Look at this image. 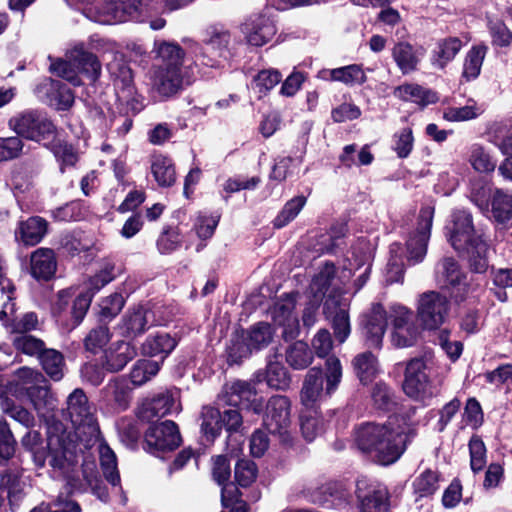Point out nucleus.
<instances>
[{
    "label": "nucleus",
    "instance_id": "obj_36",
    "mask_svg": "<svg viewBox=\"0 0 512 512\" xmlns=\"http://www.w3.org/2000/svg\"><path fill=\"white\" fill-rule=\"evenodd\" d=\"M394 96L403 100H412L422 105L434 103L436 95L417 84H403L394 89Z\"/></svg>",
    "mask_w": 512,
    "mask_h": 512
},
{
    "label": "nucleus",
    "instance_id": "obj_38",
    "mask_svg": "<svg viewBox=\"0 0 512 512\" xmlns=\"http://www.w3.org/2000/svg\"><path fill=\"white\" fill-rule=\"evenodd\" d=\"M312 360L313 354L305 342L297 341L286 350V361L294 369H304Z\"/></svg>",
    "mask_w": 512,
    "mask_h": 512
},
{
    "label": "nucleus",
    "instance_id": "obj_16",
    "mask_svg": "<svg viewBox=\"0 0 512 512\" xmlns=\"http://www.w3.org/2000/svg\"><path fill=\"white\" fill-rule=\"evenodd\" d=\"M295 299L288 295L277 301L271 309V316L274 323L283 327V337L285 339H293L299 331V321L294 314Z\"/></svg>",
    "mask_w": 512,
    "mask_h": 512
},
{
    "label": "nucleus",
    "instance_id": "obj_60",
    "mask_svg": "<svg viewBox=\"0 0 512 512\" xmlns=\"http://www.w3.org/2000/svg\"><path fill=\"white\" fill-rule=\"evenodd\" d=\"M470 163L473 168L481 173L494 171L496 162L492 160L488 152L480 146H474L470 155Z\"/></svg>",
    "mask_w": 512,
    "mask_h": 512
},
{
    "label": "nucleus",
    "instance_id": "obj_63",
    "mask_svg": "<svg viewBox=\"0 0 512 512\" xmlns=\"http://www.w3.org/2000/svg\"><path fill=\"white\" fill-rule=\"evenodd\" d=\"M23 146V141L18 136L0 138V162L19 157Z\"/></svg>",
    "mask_w": 512,
    "mask_h": 512
},
{
    "label": "nucleus",
    "instance_id": "obj_37",
    "mask_svg": "<svg viewBox=\"0 0 512 512\" xmlns=\"http://www.w3.org/2000/svg\"><path fill=\"white\" fill-rule=\"evenodd\" d=\"M392 56L403 74L411 73L417 67L418 58L412 45L407 42L397 43L392 50Z\"/></svg>",
    "mask_w": 512,
    "mask_h": 512
},
{
    "label": "nucleus",
    "instance_id": "obj_23",
    "mask_svg": "<svg viewBox=\"0 0 512 512\" xmlns=\"http://www.w3.org/2000/svg\"><path fill=\"white\" fill-rule=\"evenodd\" d=\"M107 69L114 79L115 87L122 93L121 97H130L133 94V74L122 54L115 52L113 59L107 63Z\"/></svg>",
    "mask_w": 512,
    "mask_h": 512
},
{
    "label": "nucleus",
    "instance_id": "obj_47",
    "mask_svg": "<svg viewBox=\"0 0 512 512\" xmlns=\"http://www.w3.org/2000/svg\"><path fill=\"white\" fill-rule=\"evenodd\" d=\"M245 336L253 351L261 350L272 341L273 331L269 324L260 322L252 326Z\"/></svg>",
    "mask_w": 512,
    "mask_h": 512
},
{
    "label": "nucleus",
    "instance_id": "obj_6",
    "mask_svg": "<svg viewBox=\"0 0 512 512\" xmlns=\"http://www.w3.org/2000/svg\"><path fill=\"white\" fill-rule=\"evenodd\" d=\"M9 126L17 135L44 145L56 136V128L52 121L38 110L19 113L9 120Z\"/></svg>",
    "mask_w": 512,
    "mask_h": 512
},
{
    "label": "nucleus",
    "instance_id": "obj_35",
    "mask_svg": "<svg viewBox=\"0 0 512 512\" xmlns=\"http://www.w3.org/2000/svg\"><path fill=\"white\" fill-rule=\"evenodd\" d=\"M24 397H27L33 404L34 408L41 414L46 409H51L55 406V398L50 391V385L44 377V382H39L33 388L28 390Z\"/></svg>",
    "mask_w": 512,
    "mask_h": 512
},
{
    "label": "nucleus",
    "instance_id": "obj_50",
    "mask_svg": "<svg viewBox=\"0 0 512 512\" xmlns=\"http://www.w3.org/2000/svg\"><path fill=\"white\" fill-rule=\"evenodd\" d=\"M399 243L390 246V257L386 266V280L389 283L400 282L404 277L403 256L399 255Z\"/></svg>",
    "mask_w": 512,
    "mask_h": 512
},
{
    "label": "nucleus",
    "instance_id": "obj_7",
    "mask_svg": "<svg viewBox=\"0 0 512 512\" xmlns=\"http://www.w3.org/2000/svg\"><path fill=\"white\" fill-rule=\"evenodd\" d=\"M263 424L283 444L292 443L291 401L288 397L274 395L269 398L263 416Z\"/></svg>",
    "mask_w": 512,
    "mask_h": 512
},
{
    "label": "nucleus",
    "instance_id": "obj_62",
    "mask_svg": "<svg viewBox=\"0 0 512 512\" xmlns=\"http://www.w3.org/2000/svg\"><path fill=\"white\" fill-rule=\"evenodd\" d=\"M253 352V349L246 340V336H235L232 338L230 345L227 348L228 359L232 363H237L243 358L248 357Z\"/></svg>",
    "mask_w": 512,
    "mask_h": 512
},
{
    "label": "nucleus",
    "instance_id": "obj_14",
    "mask_svg": "<svg viewBox=\"0 0 512 512\" xmlns=\"http://www.w3.org/2000/svg\"><path fill=\"white\" fill-rule=\"evenodd\" d=\"M426 363L422 358L411 359L405 370L403 381L404 393L415 400H423L432 394Z\"/></svg>",
    "mask_w": 512,
    "mask_h": 512
},
{
    "label": "nucleus",
    "instance_id": "obj_21",
    "mask_svg": "<svg viewBox=\"0 0 512 512\" xmlns=\"http://www.w3.org/2000/svg\"><path fill=\"white\" fill-rule=\"evenodd\" d=\"M137 355L136 348L125 341L113 343L105 352L102 366L109 372L121 371Z\"/></svg>",
    "mask_w": 512,
    "mask_h": 512
},
{
    "label": "nucleus",
    "instance_id": "obj_15",
    "mask_svg": "<svg viewBox=\"0 0 512 512\" xmlns=\"http://www.w3.org/2000/svg\"><path fill=\"white\" fill-rule=\"evenodd\" d=\"M356 495L360 512H389L388 492L384 487L362 479L357 482Z\"/></svg>",
    "mask_w": 512,
    "mask_h": 512
},
{
    "label": "nucleus",
    "instance_id": "obj_29",
    "mask_svg": "<svg viewBox=\"0 0 512 512\" xmlns=\"http://www.w3.org/2000/svg\"><path fill=\"white\" fill-rule=\"evenodd\" d=\"M372 248L366 241H361L351 251V256L348 257V265H345L339 280L342 284H345L352 276V270H357L362 267H369L372 260Z\"/></svg>",
    "mask_w": 512,
    "mask_h": 512
},
{
    "label": "nucleus",
    "instance_id": "obj_48",
    "mask_svg": "<svg viewBox=\"0 0 512 512\" xmlns=\"http://www.w3.org/2000/svg\"><path fill=\"white\" fill-rule=\"evenodd\" d=\"M306 202L307 199L303 195H298L290 199L274 219V226L276 228H282L288 225L297 217Z\"/></svg>",
    "mask_w": 512,
    "mask_h": 512
},
{
    "label": "nucleus",
    "instance_id": "obj_8",
    "mask_svg": "<svg viewBox=\"0 0 512 512\" xmlns=\"http://www.w3.org/2000/svg\"><path fill=\"white\" fill-rule=\"evenodd\" d=\"M231 34L228 30L213 28L209 37L204 41V46L193 41H188L190 52L194 54L196 61L203 66L219 67L230 54Z\"/></svg>",
    "mask_w": 512,
    "mask_h": 512
},
{
    "label": "nucleus",
    "instance_id": "obj_55",
    "mask_svg": "<svg viewBox=\"0 0 512 512\" xmlns=\"http://www.w3.org/2000/svg\"><path fill=\"white\" fill-rule=\"evenodd\" d=\"M470 466L474 473L481 471L486 465V446L478 435L469 440Z\"/></svg>",
    "mask_w": 512,
    "mask_h": 512
},
{
    "label": "nucleus",
    "instance_id": "obj_20",
    "mask_svg": "<svg viewBox=\"0 0 512 512\" xmlns=\"http://www.w3.org/2000/svg\"><path fill=\"white\" fill-rule=\"evenodd\" d=\"M241 31L249 45L260 47L273 38L276 34V27L269 17L259 15L244 23L241 26Z\"/></svg>",
    "mask_w": 512,
    "mask_h": 512
},
{
    "label": "nucleus",
    "instance_id": "obj_39",
    "mask_svg": "<svg viewBox=\"0 0 512 512\" xmlns=\"http://www.w3.org/2000/svg\"><path fill=\"white\" fill-rule=\"evenodd\" d=\"M300 427L304 439L308 442H312L325 431V423L315 410L301 415Z\"/></svg>",
    "mask_w": 512,
    "mask_h": 512
},
{
    "label": "nucleus",
    "instance_id": "obj_45",
    "mask_svg": "<svg viewBox=\"0 0 512 512\" xmlns=\"http://www.w3.org/2000/svg\"><path fill=\"white\" fill-rule=\"evenodd\" d=\"M22 446L32 454L33 461L38 467H43L46 461V457H49V449L48 452L44 451L42 445V438L39 432L37 431H28L26 435L21 440ZM50 460H48L49 462Z\"/></svg>",
    "mask_w": 512,
    "mask_h": 512
},
{
    "label": "nucleus",
    "instance_id": "obj_10",
    "mask_svg": "<svg viewBox=\"0 0 512 512\" xmlns=\"http://www.w3.org/2000/svg\"><path fill=\"white\" fill-rule=\"evenodd\" d=\"M201 431L206 441L213 442L224 427L228 432L237 431L242 424V416L237 409H218L205 406L201 413Z\"/></svg>",
    "mask_w": 512,
    "mask_h": 512
},
{
    "label": "nucleus",
    "instance_id": "obj_13",
    "mask_svg": "<svg viewBox=\"0 0 512 512\" xmlns=\"http://www.w3.org/2000/svg\"><path fill=\"white\" fill-rule=\"evenodd\" d=\"M434 209L424 207L420 210L416 230L411 234L407 241V260L409 263L416 264L421 262L427 252V243L430 238Z\"/></svg>",
    "mask_w": 512,
    "mask_h": 512
},
{
    "label": "nucleus",
    "instance_id": "obj_40",
    "mask_svg": "<svg viewBox=\"0 0 512 512\" xmlns=\"http://www.w3.org/2000/svg\"><path fill=\"white\" fill-rule=\"evenodd\" d=\"M40 361L44 371L54 381H59L64 376V359L60 352L47 349L40 355Z\"/></svg>",
    "mask_w": 512,
    "mask_h": 512
},
{
    "label": "nucleus",
    "instance_id": "obj_17",
    "mask_svg": "<svg viewBox=\"0 0 512 512\" xmlns=\"http://www.w3.org/2000/svg\"><path fill=\"white\" fill-rule=\"evenodd\" d=\"M153 320V312L148 305H135L122 317V334L126 337H137L149 329Z\"/></svg>",
    "mask_w": 512,
    "mask_h": 512
},
{
    "label": "nucleus",
    "instance_id": "obj_51",
    "mask_svg": "<svg viewBox=\"0 0 512 512\" xmlns=\"http://www.w3.org/2000/svg\"><path fill=\"white\" fill-rule=\"evenodd\" d=\"M420 336V329L417 324H410L400 328L392 329L391 342L395 347L406 348L416 344Z\"/></svg>",
    "mask_w": 512,
    "mask_h": 512
},
{
    "label": "nucleus",
    "instance_id": "obj_31",
    "mask_svg": "<svg viewBox=\"0 0 512 512\" xmlns=\"http://www.w3.org/2000/svg\"><path fill=\"white\" fill-rule=\"evenodd\" d=\"M496 189L490 181L484 178H475L470 183L469 198L481 213L487 212Z\"/></svg>",
    "mask_w": 512,
    "mask_h": 512
},
{
    "label": "nucleus",
    "instance_id": "obj_27",
    "mask_svg": "<svg viewBox=\"0 0 512 512\" xmlns=\"http://www.w3.org/2000/svg\"><path fill=\"white\" fill-rule=\"evenodd\" d=\"M40 91L45 92V102L57 110H66L74 102L72 91L59 81L47 80L40 86Z\"/></svg>",
    "mask_w": 512,
    "mask_h": 512
},
{
    "label": "nucleus",
    "instance_id": "obj_12",
    "mask_svg": "<svg viewBox=\"0 0 512 512\" xmlns=\"http://www.w3.org/2000/svg\"><path fill=\"white\" fill-rule=\"evenodd\" d=\"M181 443L177 425L170 420L151 425L145 433L146 450L150 453L172 451Z\"/></svg>",
    "mask_w": 512,
    "mask_h": 512
},
{
    "label": "nucleus",
    "instance_id": "obj_19",
    "mask_svg": "<svg viewBox=\"0 0 512 512\" xmlns=\"http://www.w3.org/2000/svg\"><path fill=\"white\" fill-rule=\"evenodd\" d=\"M364 333L367 345L371 348H380L387 327V313L379 303L373 304L365 315Z\"/></svg>",
    "mask_w": 512,
    "mask_h": 512
},
{
    "label": "nucleus",
    "instance_id": "obj_49",
    "mask_svg": "<svg viewBox=\"0 0 512 512\" xmlns=\"http://www.w3.org/2000/svg\"><path fill=\"white\" fill-rule=\"evenodd\" d=\"M373 407L381 411H389L395 405L393 390L384 382L376 383L371 390Z\"/></svg>",
    "mask_w": 512,
    "mask_h": 512
},
{
    "label": "nucleus",
    "instance_id": "obj_3",
    "mask_svg": "<svg viewBox=\"0 0 512 512\" xmlns=\"http://www.w3.org/2000/svg\"><path fill=\"white\" fill-rule=\"evenodd\" d=\"M450 243L460 257L466 260L470 270L475 273H485L488 264V245L481 236L474 234L472 216L466 211L453 214V229L450 231Z\"/></svg>",
    "mask_w": 512,
    "mask_h": 512
},
{
    "label": "nucleus",
    "instance_id": "obj_4",
    "mask_svg": "<svg viewBox=\"0 0 512 512\" xmlns=\"http://www.w3.org/2000/svg\"><path fill=\"white\" fill-rule=\"evenodd\" d=\"M326 372L320 368H311L305 375L300 391V401L306 408H314L329 398L338 388L342 379V366L336 357L326 360Z\"/></svg>",
    "mask_w": 512,
    "mask_h": 512
},
{
    "label": "nucleus",
    "instance_id": "obj_22",
    "mask_svg": "<svg viewBox=\"0 0 512 512\" xmlns=\"http://www.w3.org/2000/svg\"><path fill=\"white\" fill-rule=\"evenodd\" d=\"M228 394L230 404L251 409L257 414L262 411V401L257 397L256 389L250 383L235 381L229 386Z\"/></svg>",
    "mask_w": 512,
    "mask_h": 512
},
{
    "label": "nucleus",
    "instance_id": "obj_44",
    "mask_svg": "<svg viewBox=\"0 0 512 512\" xmlns=\"http://www.w3.org/2000/svg\"><path fill=\"white\" fill-rule=\"evenodd\" d=\"M485 55L486 47L484 46L473 47L467 53L462 72V77L466 81L474 80L479 76Z\"/></svg>",
    "mask_w": 512,
    "mask_h": 512
},
{
    "label": "nucleus",
    "instance_id": "obj_5",
    "mask_svg": "<svg viewBox=\"0 0 512 512\" xmlns=\"http://www.w3.org/2000/svg\"><path fill=\"white\" fill-rule=\"evenodd\" d=\"M67 58L68 60H57L51 63L50 70L72 85L82 84L79 74L85 75L91 81H96L100 77L102 70L100 61L82 45H77L70 50Z\"/></svg>",
    "mask_w": 512,
    "mask_h": 512
},
{
    "label": "nucleus",
    "instance_id": "obj_25",
    "mask_svg": "<svg viewBox=\"0 0 512 512\" xmlns=\"http://www.w3.org/2000/svg\"><path fill=\"white\" fill-rule=\"evenodd\" d=\"M482 214L497 224H508L512 220V194L500 188L496 189L489 203V210Z\"/></svg>",
    "mask_w": 512,
    "mask_h": 512
},
{
    "label": "nucleus",
    "instance_id": "obj_53",
    "mask_svg": "<svg viewBox=\"0 0 512 512\" xmlns=\"http://www.w3.org/2000/svg\"><path fill=\"white\" fill-rule=\"evenodd\" d=\"M0 410L25 427L33 424V416L24 408L16 406L12 400L0 393Z\"/></svg>",
    "mask_w": 512,
    "mask_h": 512
},
{
    "label": "nucleus",
    "instance_id": "obj_28",
    "mask_svg": "<svg viewBox=\"0 0 512 512\" xmlns=\"http://www.w3.org/2000/svg\"><path fill=\"white\" fill-rule=\"evenodd\" d=\"M56 266L55 254L49 248H38L31 255V274L36 279H50L56 271Z\"/></svg>",
    "mask_w": 512,
    "mask_h": 512
},
{
    "label": "nucleus",
    "instance_id": "obj_18",
    "mask_svg": "<svg viewBox=\"0 0 512 512\" xmlns=\"http://www.w3.org/2000/svg\"><path fill=\"white\" fill-rule=\"evenodd\" d=\"M179 410L178 392L166 391L143 403L138 415L142 420L151 421L155 417H162Z\"/></svg>",
    "mask_w": 512,
    "mask_h": 512
},
{
    "label": "nucleus",
    "instance_id": "obj_64",
    "mask_svg": "<svg viewBox=\"0 0 512 512\" xmlns=\"http://www.w3.org/2000/svg\"><path fill=\"white\" fill-rule=\"evenodd\" d=\"M389 316L391 319L392 329L416 324L414 312L401 304H394L390 307Z\"/></svg>",
    "mask_w": 512,
    "mask_h": 512
},
{
    "label": "nucleus",
    "instance_id": "obj_52",
    "mask_svg": "<svg viewBox=\"0 0 512 512\" xmlns=\"http://www.w3.org/2000/svg\"><path fill=\"white\" fill-rule=\"evenodd\" d=\"M334 274V265L326 263L312 279L310 289L313 295L322 298L334 280Z\"/></svg>",
    "mask_w": 512,
    "mask_h": 512
},
{
    "label": "nucleus",
    "instance_id": "obj_54",
    "mask_svg": "<svg viewBox=\"0 0 512 512\" xmlns=\"http://www.w3.org/2000/svg\"><path fill=\"white\" fill-rule=\"evenodd\" d=\"M282 79V75L275 69H266L257 73L253 79V88L260 94L266 95Z\"/></svg>",
    "mask_w": 512,
    "mask_h": 512
},
{
    "label": "nucleus",
    "instance_id": "obj_1",
    "mask_svg": "<svg viewBox=\"0 0 512 512\" xmlns=\"http://www.w3.org/2000/svg\"><path fill=\"white\" fill-rule=\"evenodd\" d=\"M65 416L71 421L74 431L68 430L60 422L48 427L49 466L54 477L67 480L76 486L77 439L81 435L96 437L99 428L82 389H75L66 401Z\"/></svg>",
    "mask_w": 512,
    "mask_h": 512
},
{
    "label": "nucleus",
    "instance_id": "obj_33",
    "mask_svg": "<svg viewBox=\"0 0 512 512\" xmlns=\"http://www.w3.org/2000/svg\"><path fill=\"white\" fill-rule=\"evenodd\" d=\"M138 10L137 0H110L103 8L108 22H125L135 16Z\"/></svg>",
    "mask_w": 512,
    "mask_h": 512
},
{
    "label": "nucleus",
    "instance_id": "obj_61",
    "mask_svg": "<svg viewBox=\"0 0 512 512\" xmlns=\"http://www.w3.org/2000/svg\"><path fill=\"white\" fill-rule=\"evenodd\" d=\"M257 476L256 464L251 460H239L235 466V478L242 487L252 484Z\"/></svg>",
    "mask_w": 512,
    "mask_h": 512
},
{
    "label": "nucleus",
    "instance_id": "obj_59",
    "mask_svg": "<svg viewBox=\"0 0 512 512\" xmlns=\"http://www.w3.org/2000/svg\"><path fill=\"white\" fill-rule=\"evenodd\" d=\"M123 306L124 298L121 294L114 293L104 298L99 304V315L101 320H111L119 314Z\"/></svg>",
    "mask_w": 512,
    "mask_h": 512
},
{
    "label": "nucleus",
    "instance_id": "obj_34",
    "mask_svg": "<svg viewBox=\"0 0 512 512\" xmlns=\"http://www.w3.org/2000/svg\"><path fill=\"white\" fill-rule=\"evenodd\" d=\"M177 342L167 333H157L146 338L142 344V352L148 356L162 355L164 359L176 347Z\"/></svg>",
    "mask_w": 512,
    "mask_h": 512
},
{
    "label": "nucleus",
    "instance_id": "obj_9",
    "mask_svg": "<svg viewBox=\"0 0 512 512\" xmlns=\"http://www.w3.org/2000/svg\"><path fill=\"white\" fill-rule=\"evenodd\" d=\"M416 312L423 329L438 330L448 317V298L437 291L424 292L419 295Z\"/></svg>",
    "mask_w": 512,
    "mask_h": 512
},
{
    "label": "nucleus",
    "instance_id": "obj_30",
    "mask_svg": "<svg viewBox=\"0 0 512 512\" xmlns=\"http://www.w3.org/2000/svg\"><path fill=\"white\" fill-rule=\"evenodd\" d=\"M39 382H44L41 372L29 367H21L14 372L10 382V391L17 397H24L25 394Z\"/></svg>",
    "mask_w": 512,
    "mask_h": 512
},
{
    "label": "nucleus",
    "instance_id": "obj_56",
    "mask_svg": "<svg viewBox=\"0 0 512 512\" xmlns=\"http://www.w3.org/2000/svg\"><path fill=\"white\" fill-rule=\"evenodd\" d=\"M106 393L113 399L117 407L124 410L130 402V392L124 380L114 379L106 386Z\"/></svg>",
    "mask_w": 512,
    "mask_h": 512
},
{
    "label": "nucleus",
    "instance_id": "obj_11",
    "mask_svg": "<svg viewBox=\"0 0 512 512\" xmlns=\"http://www.w3.org/2000/svg\"><path fill=\"white\" fill-rule=\"evenodd\" d=\"M191 84L192 79L183 68L157 67L151 77L152 91L164 99L177 95Z\"/></svg>",
    "mask_w": 512,
    "mask_h": 512
},
{
    "label": "nucleus",
    "instance_id": "obj_43",
    "mask_svg": "<svg viewBox=\"0 0 512 512\" xmlns=\"http://www.w3.org/2000/svg\"><path fill=\"white\" fill-rule=\"evenodd\" d=\"M100 465L106 480L113 486L120 483L115 453L105 444L99 447Z\"/></svg>",
    "mask_w": 512,
    "mask_h": 512
},
{
    "label": "nucleus",
    "instance_id": "obj_24",
    "mask_svg": "<svg viewBox=\"0 0 512 512\" xmlns=\"http://www.w3.org/2000/svg\"><path fill=\"white\" fill-rule=\"evenodd\" d=\"M47 230L48 222L42 217L33 216L19 222L15 238L26 246H34L44 238Z\"/></svg>",
    "mask_w": 512,
    "mask_h": 512
},
{
    "label": "nucleus",
    "instance_id": "obj_46",
    "mask_svg": "<svg viewBox=\"0 0 512 512\" xmlns=\"http://www.w3.org/2000/svg\"><path fill=\"white\" fill-rule=\"evenodd\" d=\"M160 370V363L158 361L141 359L138 360L131 372L130 378L134 385L141 386L154 377Z\"/></svg>",
    "mask_w": 512,
    "mask_h": 512
},
{
    "label": "nucleus",
    "instance_id": "obj_58",
    "mask_svg": "<svg viewBox=\"0 0 512 512\" xmlns=\"http://www.w3.org/2000/svg\"><path fill=\"white\" fill-rule=\"evenodd\" d=\"M13 343L17 350L31 356L38 355L40 357L41 353L46 350L41 339L29 334H21L15 337Z\"/></svg>",
    "mask_w": 512,
    "mask_h": 512
},
{
    "label": "nucleus",
    "instance_id": "obj_42",
    "mask_svg": "<svg viewBox=\"0 0 512 512\" xmlns=\"http://www.w3.org/2000/svg\"><path fill=\"white\" fill-rule=\"evenodd\" d=\"M157 54L158 57L162 60V65H160L159 67L183 68L182 63L185 53L178 44L170 42H161L157 46Z\"/></svg>",
    "mask_w": 512,
    "mask_h": 512
},
{
    "label": "nucleus",
    "instance_id": "obj_26",
    "mask_svg": "<svg viewBox=\"0 0 512 512\" xmlns=\"http://www.w3.org/2000/svg\"><path fill=\"white\" fill-rule=\"evenodd\" d=\"M319 77L323 80L341 82L350 87L362 85L367 80L364 70L357 64L322 70Z\"/></svg>",
    "mask_w": 512,
    "mask_h": 512
},
{
    "label": "nucleus",
    "instance_id": "obj_57",
    "mask_svg": "<svg viewBox=\"0 0 512 512\" xmlns=\"http://www.w3.org/2000/svg\"><path fill=\"white\" fill-rule=\"evenodd\" d=\"M266 381L269 387L277 390H284L290 384V378L286 369L278 363H271L268 365Z\"/></svg>",
    "mask_w": 512,
    "mask_h": 512
},
{
    "label": "nucleus",
    "instance_id": "obj_2",
    "mask_svg": "<svg viewBox=\"0 0 512 512\" xmlns=\"http://www.w3.org/2000/svg\"><path fill=\"white\" fill-rule=\"evenodd\" d=\"M412 427L405 416L393 415L383 424L365 423L355 432L358 449L381 465L396 462L404 453Z\"/></svg>",
    "mask_w": 512,
    "mask_h": 512
},
{
    "label": "nucleus",
    "instance_id": "obj_41",
    "mask_svg": "<svg viewBox=\"0 0 512 512\" xmlns=\"http://www.w3.org/2000/svg\"><path fill=\"white\" fill-rule=\"evenodd\" d=\"M353 366L363 384L371 382L378 372L377 360L370 352H364L355 357Z\"/></svg>",
    "mask_w": 512,
    "mask_h": 512
},
{
    "label": "nucleus",
    "instance_id": "obj_32",
    "mask_svg": "<svg viewBox=\"0 0 512 512\" xmlns=\"http://www.w3.org/2000/svg\"><path fill=\"white\" fill-rule=\"evenodd\" d=\"M151 173L161 187L172 186L176 181V172L172 160L162 154L152 156Z\"/></svg>",
    "mask_w": 512,
    "mask_h": 512
}]
</instances>
